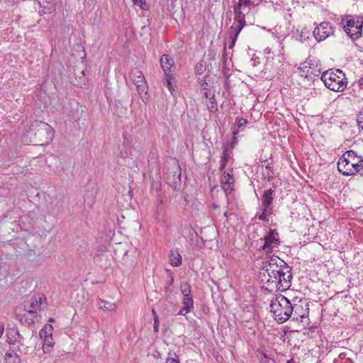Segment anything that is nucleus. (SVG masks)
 Instances as JSON below:
<instances>
[{"mask_svg":"<svg viewBox=\"0 0 363 363\" xmlns=\"http://www.w3.org/2000/svg\"><path fill=\"white\" fill-rule=\"evenodd\" d=\"M263 276L269 284H274L279 291L287 290L291 286L292 273L290 267L277 256H272L263 268Z\"/></svg>","mask_w":363,"mask_h":363,"instance_id":"obj_1","label":"nucleus"},{"mask_svg":"<svg viewBox=\"0 0 363 363\" xmlns=\"http://www.w3.org/2000/svg\"><path fill=\"white\" fill-rule=\"evenodd\" d=\"M299 307L293 305L284 296L279 294L274 297L270 303V312L273 313L274 319L279 323H283L293 316V320H298V317L303 318L305 314L298 313Z\"/></svg>","mask_w":363,"mask_h":363,"instance_id":"obj_2","label":"nucleus"},{"mask_svg":"<svg viewBox=\"0 0 363 363\" xmlns=\"http://www.w3.org/2000/svg\"><path fill=\"white\" fill-rule=\"evenodd\" d=\"M337 168L344 176H363V157L352 150H347L338 159Z\"/></svg>","mask_w":363,"mask_h":363,"instance_id":"obj_3","label":"nucleus"},{"mask_svg":"<svg viewBox=\"0 0 363 363\" xmlns=\"http://www.w3.org/2000/svg\"><path fill=\"white\" fill-rule=\"evenodd\" d=\"M321 80L326 87L333 91H342L347 86L345 74L340 69L324 72L321 75Z\"/></svg>","mask_w":363,"mask_h":363,"instance_id":"obj_4","label":"nucleus"},{"mask_svg":"<svg viewBox=\"0 0 363 363\" xmlns=\"http://www.w3.org/2000/svg\"><path fill=\"white\" fill-rule=\"evenodd\" d=\"M30 135L35 136V140L40 145H48L53 138V129L47 123L34 121L30 128Z\"/></svg>","mask_w":363,"mask_h":363,"instance_id":"obj_5","label":"nucleus"},{"mask_svg":"<svg viewBox=\"0 0 363 363\" xmlns=\"http://www.w3.org/2000/svg\"><path fill=\"white\" fill-rule=\"evenodd\" d=\"M343 29L352 40L359 39L362 34L363 16H346L341 21Z\"/></svg>","mask_w":363,"mask_h":363,"instance_id":"obj_6","label":"nucleus"},{"mask_svg":"<svg viewBox=\"0 0 363 363\" xmlns=\"http://www.w3.org/2000/svg\"><path fill=\"white\" fill-rule=\"evenodd\" d=\"M181 168L175 159H170L163 169V177L173 190H177L181 186Z\"/></svg>","mask_w":363,"mask_h":363,"instance_id":"obj_7","label":"nucleus"},{"mask_svg":"<svg viewBox=\"0 0 363 363\" xmlns=\"http://www.w3.org/2000/svg\"><path fill=\"white\" fill-rule=\"evenodd\" d=\"M275 191L271 189L264 191L261 199V206L259 207L260 213L258 218L260 220L268 222L270 216L274 212L273 201L274 199Z\"/></svg>","mask_w":363,"mask_h":363,"instance_id":"obj_8","label":"nucleus"},{"mask_svg":"<svg viewBox=\"0 0 363 363\" xmlns=\"http://www.w3.org/2000/svg\"><path fill=\"white\" fill-rule=\"evenodd\" d=\"M261 0H238V2L234 6V21L246 25L245 15L250 11L259 5Z\"/></svg>","mask_w":363,"mask_h":363,"instance_id":"obj_9","label":"nucleus"},{"mask_svg":"<svg viewBox=\"0 0 363 363\" xmlns=\"http://www.w3.org/2000/svg\"><path fill=\"white\" fill-rule=\"evenodd\" d=\"M280 244L279 235L276 230L269 229L264 237V243L260 250L266 254H269L276 250Z\"/></svg>","mask_w":363,"mask_h":363,"instance_id":"obj_10","label":"nucleus"},{"mask_svg":"<svg viewBox=\"0 0 363 363\" xmlns=\"http://www.w3.org/2000/svg\"><path fill=\"white\" fill-rule=\"evenodd\" d=\"M130 77L135 85L139 96L144 101L147 94V84L143 72L138 69H132Z\"/></svg>","mask_w":363,"mask_h":363,"instance_id":"obj_11","label":"nucleus"},{"mask_svg":"<svg viewBox=\"0 0 363 363\" xmlns=\"http://www.w3.org/2000/svg\"><path fill=\"white\" fill-rule=\"evenodd\" d=\"M334 31V27L332 23L324 21L315 28L313 33L315 40L318 42H320L333 35Z\"/></svg>","mask_w":363,"mask_h":363,"instance_id":"obj_12","label":"nucleus"},{"mask_svg":"<svg viewBox=\"0 0 363 363\" xmlns=\"http://www.w3.org/2000/svg\"><path fill=\"white\" fill-rule=\"evenodd\" d=\"M234 179L229 172H224L221 177V187L227 196L233 189Z\"/></svg>","mask_w":363,"mask_h":363,"instance_id":"obj_13","label":"nucleus"},{"mask_svg":"<svg viewBox=\"0 0 363 363\" xmlns=\"http://www.w3.org/2000/svg\"><path fill=\"white\" fill-rule=\"evenodd\" d=\"M245 26V24L234 21L233 25L230 26V33L229 34V38L230 39V43L228 45L230 49L233 48L235 44L238 36L242 29Z\"/></svg>","mask_w":363,"mask_h":363,"instance_id":"obj_14","label":"nucleus"},{"mask_svg":"<svg viewBox=\"0 0 363 363\" xmlns=\"http://www.w3.org/2000/svg\"><path fill=\"white\" fill-rule=\"evenodd\" d=\"M183 307L179 311L177 315H186L194 308V302L191 296H183Z\"/></svg>","mask_w":363,"mask_h":363,"instance_id":"obj_15","label":"nucleus"},{"mask_svg":"<svg viewBox=\"0 0 363 363\" xmlns=\"http://www.w3.org/2000/svg\"><path fill=\"white\" fill-rule=\"evenodd\" d=\"M174 61L169 55H162L160 58V65L164 71V75L172 74L171 68L174 65Z\"/></svg>","mask_w":363,"mask_h":363,"instance_id":"obj_16","label":"nucleus"},{"mask_svg":"<svg viewBox=\"0 0 363 363\" xmlns=\"http://www.w3.org/2000/svg\"><path fill=\"white\" fill-rule=\"evenodd\" d=\"M311 67L310 64L307 62L301 63L300 67L298 68V73L301 77L308 78L310 77V74H312Z\"/></svg>","mask_w":363,"mask_h":363,"instance_id":"obj_17","label":"nucleus"},{"mask_svg":"<svg viewBox=\"0 0 363 363\" xmlns=\"http://www.w3.org/2000/svg\"><path fill=\"white\" fill-rule=\"evenodd\" d=\"M98 305L104 311H115L117 309V305L116 303L101 298L98 301Z\"/></svg>","mask_w":363,"mask_h":363,"instance_id":"obj_18","label":"nucleus"},{"mask_svg":"<svg viewBox=\"0 0 363 363\" xmlns=\"http://www.w3.org/2000/svg\"><path fill=\"white\" fill-rule=\"evenodd\" d=\"M182 256L178 252H172L169 257V263L172 266L179 267L182 264Z\"/></svg>","mask_w":363,"mask_h":363,"instance_id":"obj_19","label":"nucleus"},{"mask_svg":"<svg viewBox=\"0 0 363 363\" xmlns=\"http://www.w3.org/2000/svg\"><path fill=\"white\" fill-rule=\"evenodd\" d=\"M172 80H173V74H165L164 85L167 87V89L170 91L171 94L172 96H174L175 95V89H174Z\"/></svg>","mask_w":363,"mask_h":363,"instance_id":"obj_20","label":"nucleus"},{"mask_svg":"<svg viewBox=\"0 0 363 363\" xmlns=\"http://www.w3.org/2000/svg\"><path fill=\"white\" fill-rule=\"evenodd\" d=\"M262 175L264 179L270 181L274 177L273 167L270 163H267L264 168H262Z\"/></svg>","mask_w":363,"mask_h":363,"instance_id":"obj_21","label":"nucleus"},{"mask_svg":"<svg viewBox=\"0 0 363 363\" xmlns=\"http://www.w3.org/2000/svg\"><path fill=\"white\" fill-rule=\"evenodd\" d=\"M230 157V153L228 151V150L226 148L222 152V157L220 159V171H223V169L225 167L227 162L228 160Z\"/></svg>","mask_w":363,"mask_h":363,"instance_id":"obj_22","label":"nucleus"},{"mask_svg":"<svg viewBox=\"0 0 363 363\" xmlns=\"http://www.w3.org/2000/svg\"><path fill=\"white\" fill-rule=\"evenodd\" d=\"M5 360L9 363H17L18 357L14 352H6L5 355Z\"/></svg>","mask_w":363,"mask_h":363,"instance_id":"obj_23","label":"nucleus"},{"mask_svg":"<svg viewBox=\"0 0 363 363\" xmlns=\"http://www.w3.org/2000/svg\"><path fill=\"white\" fill-rule=\"evenodd\" d=\"M133 5L140 7L143 11H147L149 6L146 3V0H132Z\"/></svg>","mask_w":363,"mask_h":363,"instance_id":"obj_24","label":"nucleus"},{"mask_svg":"<svg viewBox=\"0 0 363 363\" xmlns=\"http://www.w3.org/2000/svg\"><path fill=\"white\" fill-rule=\"evenodd\" d=\"M35 4H38L40 7H43L44 9L43 10L39 11L40 13H52L54 11V6L52 4L45 6L43 4H42L40 1L35 3Z\"/></svg>","mask_w":363,"mask_h":363,"instance_id":"obj_25","label":"nucleus"},{"mask_svg":"<svg viewBox=\"0 0 363 363\" xmlns=\"http://www.w3.org/2000/svg\"><path fill=\"white\" fill-rule=\"evenodd\" d=\"M35 302L37 306H39L40 308H45L46 301L45 298L43 296L38 295L35 296Z\"/></svg>","mask_w":363,"mask_h":363,"instance_id":"obj_26","label":"nucleus"},{"mask_svg":"<svg viewBox=\"0 0 363 363\" xmlns=\"http://www.w3.org/2000/svg\"><path fill=\"white\" fill-rule=\"evenodd\" d=\"M181 291L183 296H191V286L189 283H184L181 285Z\"/></svg>","mask_w":363,"mask_h":363,"instance_id":"obj_27","label":"nucleus"},{"mask_svg":"<svg viewBox=\"0 0 363 363\" xmlns=\"http://www.w3.org/2000/svg\"><path fill=\"white\" fill-rule=\"evenodd\" d=\"M52 332V326L51 325H48L45 327L44 329H42L40 331V335L43 337V333H45V337L51 336Z\"/></svg>","mask_w":363,"mask_h":363,"instance_id":"obj_28","label":"nucleus"},{"mask_svg":"<svg viewBox=\"0 0 363 363\" xmlns=\"http://www.w3.org/2000/svg\"><path fill=\"white\" fill-rule=\"evenodd\" d=\"M165 363H180L178 356L176 353H169V356Z\"/></svg>","mask_w":363,"mask_h":363,"instance_id":"obj_29","label":"nucleus"},{"mask_svg":"<svg viewBox=\"0 0 363 363\" xmlns=\"http://www.w3.org/2000/svg\"><path fill=\"white\" fill-rule=\"evenodd\" d=\"M39 308V306L35 305V297L32 298L30 300V308L28 309V311L30 313H36Z\"/></svg>","mask_w":363,"mask_h":363,"instance_id":"obj_30","label":"nucleus"},{"mask_svg":"<svg viewBox=\"0 0 363 363\" xmlns=\"http://www.w3.org/2000/svg\"><path fill=\"white\" fill-rule=\"evenodd\" d=\"M357 121L359 128L363 130V108L359 111L357 115Z\"/></svg>","mask_w":363,"mask_h":363,"instance_id":"obj_31","label":"nucleus"},{"mask_svg":"<svg viewBox=\"0 0 363 363\" xmlns=\"http://www.w3.org/2000/svg\"><path fill=\"white\" fill-rule=\"evenodd\" d=\"M235 123L239 128H241L247 123V121L243 118L238 117L235 118Z\"/></svg>","mask_w":363,"mask_h":363,"instance_id":"obj_32","label":"nucleus"},{"mask_svg":"<svg viewBox=\"0 0 363 363\" xmlns=\"http://www.w3.org/2000/svg\"><path fill=\"white\" fill-rule=\"evenodd\" d=\"M208 109L211 112L216 111L217 109H218V104H217V103L215 101H211L210 105L208 106Z\"/></svg>","mask_w":363,"mask_h":363,"instance_id":"obj_33","label":"nucleus"},{"mask_svg":"<svg viewBox=\"0 0 363 363\" xmlns=\"http://www.w3.org/2000/svg\"><path fill=\"white\" fill-rule=\"evenodd\" d=\"M233 143H232V144H231V147H234V145H235L237 143V142H238V140H237V139H236V137H235V136H236V135L238 134V131H234V132L233 133Z\"/></svg>","mask_w":363,"mask_h":363,"instance_id":"obj_34","label":"nucleus"},{"mask_svg":"<svg viewBox=\"0 0 363 363\" xmlns=\"http://www.w3.org/2000/svg\"><path fill=\"white\" fill-rule=\"evenodd\" d=\"M4 331V325L3 324H0V337L2 336Z\"/></svg>","mask_w":363,"mask_h":363,"instance_id":"obj_35","label":"nucleus"},{"mask_svg":"<svg viewBox=\"0 0 363 363\" xmlns=\"http://www.w3.org/2000/svg\"><path fill=\"white\" fill-rule=\"evenodd\" d=\"M157 319L155 318L154 330L155 331L158 330V326L157 325Z\"/></svg>","mask_w":363,"mask_h":363,"instance_id":"obj_36","label":"nucleus"},{"mask_svg":"<svg viewBox=\"0 0 363 363\" xmlns=\"http://www.w3.org/2000/svg\"><path fill=\"white\" fill-rule=\"evenodd\" d=\"M271 52V49L269 48H267L264 49V53L269 54Z\"/></svg>","mask_w":363,"mask_h":363,"instance_id":"obj_37","label":"nucleus"},{"mask_svg":"<svg viewBox=\"0 0 363 363\" xmlns=\"http://www.w3.org/2000/svg\"><path fill=\"white\" fill-rule=\"evenodd\" d=\"M172 281H173V279L172 278L169 285L166 287V289H167L169 288V285L172 284Z\"/></svg>","mask_w":363,"mask_h":363,"instance_id":"obj_38","label":"nucleus"},{"mask_svg":"<svg viewBox=\"0 0 363 363\" xmlns=\"http://www.w3.org/2000/svg\"><path fill=\"white\" fill-rule=\"evenodd\" d=\"M213 207L214 208H217L218 207V205H217V204H216V203H213Z\"/></svg>","mask_w":363,"mask_h":363,"instance_id":"obj_39","label":"nucleus"},{"mask_svg":"<svg viewBox=\"0 0 363 363\" xmlns=\"http://www.w3.org/2000/svg\"><path fill=\"white\" fill-rule=\"evenodd\" d=\"M288 363H294V362H288Z\"/></svg>","mask_w":363,"mask_h":363,"instance_id":"obj_40","label":"nucleus"}]
</instances>
